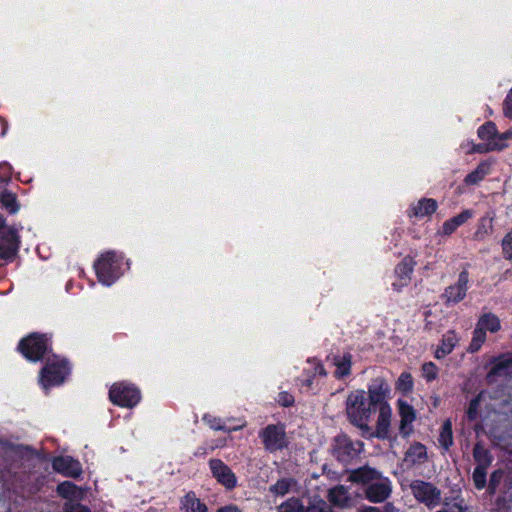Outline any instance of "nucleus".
I'll list each match as a JSON object with an SVG mask.
<instances>
[{
	"label": "nucleus",
	"instance_id": "1",
	"mask_svg": "<svg viewBox=\"0 0 512 512\" xmlns=\"http://www.w3.org/2000/svg\"><path fill=\"white\" fill-rule=\"evenodd\" d=\"M348 479L365 487L366 498L373 503L384 502L392 492L388 477L374 468L364 466L350 472Z\"/></svg>",
	"mask_w": 512,
	"mask_h": 512
},
{
	"label": "nucleus",
	"instance_id": "2",
	"mask_svg": "<svg viewBox=\"0 0 512 512\" xmlns=\"http://www.w3.org/2000/svg\"><path fill=\"white\" fill-rule=\"evenodd\" d=\"M345 411L349 422L360 430L361 435H371L369 423L376 407L368 400L364 390L358 389L348 394Z\"/></svg>",
	"mask_w": 512,
	"mask_h": 512
},
{
	"label": "nucleus",
	"instance_id": "3",
	"mask_svg": "<svg viewBox=\"0 0 512 512\" xmlns=\"http://www.w3.org/2000/svg\"><path fill=\"white\" fill-rule=\"evenodd\" d=\"M123 257L113 251L102 254L94 264L97 278L105 286H111L122 275Z\"/></svg>",
	"mask_w": 512,
	"mask_h": 512
},
{
	"label": "nucleus",
	"instance_id": "4",
	"mask_svg": "<svg viewBox=\"0 0 512 512\" xmlns=\"http://www.w3.org/2000/svg\"><path fill=\"white\" fill-rule=\"evenodd\" d=\"M70 372L68 362L58 356L48 358L46 365L40 372L39 382L44 390L62 384Z\"/></svg>",
	"mask_w": 512,
	"mask_h": 512
},
{
	"label": "nucleus",
	"instance_id": "5",
	"mask_svg": "<svg viewBox=\"0 0 512 512\" xmlns=\"http://www.w3.org/2000/svg\"><path fill=\"white\" fill-rule=\"evenodd\" d=\"M409 487L415 500L429 510H433L442 503L441 490L431 482L416 479L411 481Z\"/></svg>",
	"mask_w": 512,
	"mask_h": 512
},
{
	"label": "nucleus",
	"instance_id": "6",
	"mask_svg": "<svg viewBox=\"0 0 512 512\" xmlns=\"http://www.w3.org/2000/svg\"><path fill=\"white\" fill-rule=\"evenodd\" d=\"M18 349L28 360H41L50 349L49 338L44 334L33 333L20 341Z\"/></svg>",
	"mask_w": 512,
	"mask_h": 512
},
{
	"label": "nucleus",
	"instance_id": "7",
	"mask_svg": "<svg viewBox=\"0 0 512 512\" xmlns=\"http://www.w3.org/2000/svg\"><path fill=\"white\" fill-rule=\"evenodd\" d=\"M110 400L121 407L132 408L136 406L141 394L137 387L132 384L120 382L115 383L109 391Z\"/></svg>",
	"mask_w": 512,
	"mask_h": 512
},
{
	"label": "nucleus",
	"instance_id": "8",
	"mask_svg": "<svg viewBox=\"0 0 512 512\" xmlns=\"http://www.w3.org/2000/svg\"><path fill=\"white\" fill-rule=\"evenodd\" d=\"M19 247L17 231L5 224L0 214V259L12 260Z\"/></svg>",
	"mask_w": 512,
	"mask_h": 512
},
{
	"label": "nucleus",
	"instance_id": "9",
	"mask_svg": "<svg viewBox=\"0 0 512 512\" xmlns=\"http://www.w3.org/2000/svg\"><path fill=\"white\" fill-rule=\"evenodd\" d=\"M264 448L270 452L282 450L287 446L286 433L283 426L270 424L259 432Z\"/></svg>",
	"mask_w": 512,
	"mask_h": 512
},
{
	"label": "nucleus",
	"instance_id": "10",
	"mask_svg": "<svg viewBox=\"0 0 512 512\" xmlns=\"http://www.w3.org/2000/svg\"><path fill=\"white\" fill-rule=\"evenodd\" d=\"M362 449L363 443L361 441H352L345 435L335 438V444L333 446L334 455L342 462H347L357 456Z\"/></svg>",
	"mask_w": 512,
	"mask_h": 512
},
{
	"label": "nucleus",
	"instance_id": "11",
	"mask_svg": "<svg viewBox=\"0 0 512 512\" xmlns=\"http://www.w3.org/2000/svg\"><path fill=\"white\" fill-rule=\"evenodd\" d=\"M209 468L213 477L226 489L232 490L237 486L234 472L220 459H210Z\"/></svg>",
	"mask_w": 512,
	"mask_h": 512
},
{
	"label": "nucleus",
	"instance_id": "12",
	"mask_svg": "<svg viewBox=\"0 0 512 512\" xmlns=\"http://www.w3.org/2000/svg\"><path fill=\"white\" fill-rule=\"evenodd\" d=\"M376 410H378L376 428L374 430L371 427V435H362L364 438L370 439L376 437L385 439L388 437L391 425L392 409L389 404H382L380 407H377Z\"/></svg>",
	"mask_w": 512,
	"mask_h": 512
},
{
	"label": "nucleus",
	"instance_id": "13",
	"mask_svg": "<svg viewBox=\"0 0 512 512\" xmlns=\"http://www.w3.org/2000/svg\"><path fill=\"white\" fill-rule=\"evenodd\" d=\"M390 393V386L382 377H376L368 385V400L377 408L382 404H388L386 401Z\"/></svg>",
	"mask_w": 512,
	"mask_h": 512
},
{
	"label": "nucleus",
	"instance_id": "14",
	"mask_svg": "<svg viewBox=\"0 0 512 512\" xmlns=\"http://www.w3.org/2000/svg\"><path fill=\"white\" fill-rule=\"evenodd\" d=\"M428 459L426 446L420 442H414L406 450L402 465L405 469L409 470L419 467L424 464Z\"/></svg>",
	"mask_w": 512,
	"mask_h": 512
},
{
	"label": "nucleus",
	"instance_id": "15",
	"mask_svg": "<svg viewBox=\"0 0 512 512\" xmlns=\"http://www.w3.org/2000/svg\"><path fill=\"white\" fill-rule=\"evenodd\" d=\"M469 273L466 270L460 272L455 284L450 285L444 291L443 297L448 303H458L464 299L468 290Z\"/></svg>",
	"mask_w": 512,
	"mask_h": 512
},
{
	"label": "nucleus",
	"instance_id": "16",
	"mask_svg": "<svg viewBox=\"0 0 512 512\" xmlns=\"http://www.w3.org/2000/svg\"><path fill=\"white\" fill-rule=\"evenodd\" d=\"M512 378V356L503 355L494 361V365L487 374V381L495 383L499 379Z\"/></svg>",
	"mask_w": 512,
	"mask_h": 512
},
{
	"label": "nucleus",
	"instance_id": "17",
	"mask_svg": "<svg viewBox=\"0 0 512 512\" xmlns=\"http://www.w3.org/2000/svg\"><path fill=\"white\" fill-rule=\"evenodd\" d=\"M53 469L67 477L77 478L82 473L81 464L71 456H59L52 462Z\"/></svg>",
	"mask_w": 512,
	"mask_h": 512
},
{
	"label": "nucleus",
	"instance_id": "18",
	"mask_svg": "<svg viewBox=\"0 0 512 512\" xmlns=\"http://www.w3.org/2000/svg\"><path fill=\"white\" fill-rule=\"evenodd\" d=\"M398 408L400 415V426L399 432L402 436L407 437L413 431V422L416 419L414 408L409 405L406 401L398 400Z\"/></svg>",
	"mask_w": 512,
	"mask_h": 512
},
{
	"label": "nucleus",
	"instance_id": "19",
	"mask_svg": "<svg viewBox=\"0 0 512 512\" xmlns=\"http://www.w3.org/2000/svg\"><path fill=\"white\" fill-rule=\"evenodd\" d=\"M477 134L481 140L486 141L487 143L485 146H482V145L474 146L472 151H475V152L492 151L491 145L493 142L496 141V138L498 137L497 127H496L495 123H493L491 121L486 122L485 124H483L482 126H480L478 128Z\"/></svg>",
	"mask_w": 512,
	"mask_h": 512
},
{
	"label": "nucleus",
	"instance_id": "20",
	"mask_svg": "<svg viewBox=\"0 0 512 512\" xmlns=\"http://www.w3.org/2000/svg\"><path fill=\"white\" fill-rule=\"evenodd\" d=\"M437 209V202L431 198H423L412 205L408 211L410 217L423 218L433 214Z\"/></svg>",
	"mask_w": 512,
	"mask_h": 512
},
{
	"label": "nucleus",
	"instance_id": "21",
	"mask_svg": "<svg viewBox=\"0 0 512 512\" xmlns=\"http://www.w3.org/2000/svg\"><path fill=\"white\" fill-rule=\"evenodd\" d=\"M458 341L459 337L457 336L455 331H447L443 335L441 343L435 351V357L437 359H441L450 354L457 345Z\"/></svg>",
	"mask_w": 512,
	"mask_h": 512
},
{
	"label": "nucleus",
	"instance_id": "22",
	"mask_svg": "<svg viewBox=\"0 0 512 512\" xmlns=\"http://www.w3.org/2000/svg\"><path fill=\"white\" fill-rule=\"evenodd\" d=\"M298 483L292 477L279 479L275 484L269 487V492L274 496L283 497L289 493L297 491Z\"/></svg>",
	"mask_w": 512,
	"mask_h": 512
},
{
	"label": "nucleus",
	"instance_id": "23",
	"mask_svg": "<svg viewBox=\"0 0 512 512\" xmlns=\"http://www.w3.org/2000/svg\"><path fill=\"white\" fill-rule=\"evenodd\" d=\"M182 512H208L205 503L196 497L194 492H188L180 502Z\"/></svg>",
	"mask_w": 512,
	"mask_h": 512
},
{
	"label": "nucleus",
	"instance_id": "24",
	"mask_svg": "<svg viewBox=\"0 0 512 512\" xmlns=\"http://www.w3.org/2000/svg\"><path fill=\"white\" fill-rule=\"evenodd\" d=\"M328 497L331 503L338 507H346L351 501L349 492L343 485H338L329 490Z\"/></svg>",
	"mask_w": 512,
	"mask_h": 512
},
{
	"label": "nucleus",
	"instance_id": "25",
	"mask_svg": "<svg viewBox=\"0 0 512 512\" xmlns=\"http://www.w3.org/2000/svg\"><path fill=\"white\" fill-rule=\"evenodd\" d=\"M333 363L336 366V370L334 372L336 378H343L350 374L352 356L349 353L334 356Z\"/></svg>",
	"mask_w": 512,
	"mask_h": 512
},
{
	"label": "nucleus",
	"instance_id": "26",
	"mask_svg": "<svg viewBox=\"0 0 512 512\" xmlns=\"http://www.w3.org/2000/svg\"><path fill=\"white\" fill-rule=\"evenodd\" d=\"M491 165L490 163L483 161L481 162L475 170H473L471 173H469L465 179L464 182L467 185H476L480 181H482L489 173H490Z\"/></svg>",
	"mask_w": 512,
	"mask_h": 512
},
{
	"label": "nucleus",
	"instance_id": "27",
	"mask_svg": "<svg viewBox=\"0 0 512 512\" xmlns=\"http://www.w3.org/2000/svg\"><path fill=\"white\" fill-rule=\"evenodd\" d=\"M303 512H332L330 505L318 496L310 497L303 504Z\"/></svg>",
	"mask_w": 512,
	"mask_h": 512
},
{
	"label": "nucleus",
	"instance_id": "28",
	"mask_svg": "<svg viewBox=\"0 0 512 512\" xmlns=\"http://www.w3.org/2000/svg\"><path fill=\"white\" fill-rule=\"evenodd\" d=\"M477 324L485 331H489L491 333H495L501 328L499 318L493 313H486L482 315Z\"/></svg>",
	"mask_w": 512,
	"mask_h": 512
},
{
	"label": "nucleus",
	"instance_id": "29",
	"mask_svg": "<svg viewBox=\"0 0 512 512\" xmlns=\"http://www.w3.org/2000/svg\"><path fill=\"white\" fill-rule=\"evenodd\" d=\"M473 457L477 462V466L489 467L492 462V456L489 450L480 443L475 444L473 448Z\"/></svg>",
	"mask_w": 512,
	"mask_h": 512
},
{
	"label": "nucleus",
	"instance_id": "30",
	"mask_svg": "<svg viewBox=\"0 0 512 512\" xmlns=\"http://www.w3.org/2000/svg\"><path fill=\"white\" fill-rule=\"evenodd\" d=\"M438 441L445 450H448L453 445L452 423L450 420H446L441 426Z\"/></svg>",
	"mask_w": 512,
	"mask_h": 512
},
{
	"label": "nucleus",
	"instance_id": "31",
	"mask_svg": "<svg viewBox=\"0 0 512 512\" xmlns=\"http://www.w3.org/2000/svg\"><path fill=\"white\" fill-rule=\"evenodd\" d=\"M57 492L64 498H77L80 495V490L75 484L70 481H64L57 486Z\"/></svg>",
	"mask_w": 512,
	"mask_h": 512
},
{
	"label": "nucleus",
	"instance_id": "32",
	"mask_svg": "<svg viewBox=\"0 0 512 512\" xmlns=\"http://www.w3.org/2000/svg\"><path fill=\"white\" fill-rule=\"evenodd\" d=\"M486 341V331L482 329L478 324L473 331V337L469 346V351L474 353L477 352L482 344Z\"/></svg>",
	"mask_w": 512,
	"mask_h": 512
},
{
	"label": "nucleus",
	"instance_id": "33",
	"mask_svg": "<svg viewBox=\"0 0 512 512\" xmlns=\"http://www.w3.org/2000/svg\"><path fill=\"white\" fill-rule=\"evenodd\" d=\"M413 271V264L411 259H404L399 265H397L395 269V273L399 276V278L403 281V285L407 284V281L410 279V275Z\"/></svg>",
	"mask_w": 512,
	"mask_h": 512
},
{
	"label": "nucleus",
	"instance_id": "34",
	"mask_svg": "<svg viewBox=\"0 0 512 512\" xmlns=\"http://www.w3.org/2000/svg\"><path fill=\"white\" fill-rule=\"evenodd\" d=\"M202 420L213 430H223V431H236L243 427V425H240L238 427H234L232 429H227L225 425L223 424V421L221 418L205 414L202 418Z\"/></svg>",
	"mask_w": 512,
	"mask_h": 512
},
{
	"label": "nucleus",
	"instance_id": "35",
	"mask_svg": "<svg viewBox=\"0 0 512 512\" xmlns=\"http://www.w3.org/2000/svg\"><path fill=\"white\" fill-rule=\"evenodd\" d=\"M303 502L298 498H290L278 507V512H303Z\"/></svg>",
	"mask_w": 512,
	"mask_h": 512
},
{
	"label": "nucleus",
	"instance_id": "36",
	"mask_svg": "<svg viewBox=\"0 0 512 512\" xmlns=\"http://www.w3.org/2000/svg\"><path fill=\"white\" fill-rule=\"evenodd\" d=\"M487 468L488 467L476 466L473 471V482L475 487L479 490L483 489L486 485Z\"/></svg>",
	"mask_w": 512,
	"mask_h": 512
},
{
	"label": "nucleus",
	"instance_id": "37",
	"mask_svg": "<svg viewBox=\"0 0 512 512\" xmlns=\"http://www.w3.org/2000/svg\"><path fill=\"white\" fill-rule=\"evenodd\" d=\"M396 389L402 393L410 392L413 389V379L411 374L403 372L396 382Z\"/></svg>",
	"mask_w": 512,
	"mask_h": 512
},
{
	"label": "nucleus",
	"instance_id": "38",
	"mask_svg": "<svg viewBox=\"0 0 512 512\" xmlns=\"http://www.w3.org/2000/svg\"><path fill=\"white\" fill-rule=\"evenodd\" d=\"M512 140V128L505 131L504 133H498L496 141L492 143L491 150H503L508 146L507 141Z\"/></svg>",
	"mask_w": 512,
	"mask_h": 512
},
{
	"label": "nucleus",
	"instance_id": "39",
	"mask_svg": "<svg viewBox=\"0 0 512 512\" xmlns=\"http://www.w3.org/2000/svg\"><path fill=\"white\" fill-rule=\"evenodd\" d=\"M0 202L10 213H15L18 211V206L16 204V198L14 194L9 192H3L0 194Z\"/></svg>",
	"mask_w": 512,
	"mask_h": 512
},
{
	"label": "nucleus",
	"instance_id": "40",
	"mask_svg": "<svg viewBox=\"0 0 512 512\" xmlns=\"http://www.w3.org/2000/svg\"><path fill=\"white\" fill-rule=\"evenodd\" d=\"M504 258L512 260V227L511 230L504 236L501 242Z\"/></svg>",
	"mask_w": 512,
	"mask_h": 512
},
{
	"label": "nucleus",
	"instance_id": "41",
	"mask_svg": "<svg viewBox=\"0 0 512 512\" xmlns=\"http://www.w3.org/2000/svg\"><path fill=\"white\" fill-rule=\"evenodd\" d=\"M422 375L427 381H433L438 375V368L433 362H427L422 366Z\"/></svg>",
	"mask_w": 512,
	"mask_h": 512
},
{
	"label": "nucleus",
	"instance_id": "42",
	"mask_svg": "<svg viewBox=\"0 0 512 512\" xmlns=\"http://www.w3.org/2000/svg\"><path fill=\"white\" fill-rule=\"evenodd\" d=\"M480 400H481V394H479L477 397L473 398L470 401L469 407L467 410V417L469 420H474L477 418Z\"/></svg>",
	"mask_w": 512,
	"mask_h": 512
},
{
	"label": "nucleus",
	"instance_id": "43",
	"mask_svg": "<svg viewBox=\"0 0 512 512\" xmlns=\"http://www.w3.org/2000/svg\"><path fill=\"white\" fill-rule=\"evenodd\" d=\"M12 168L8 163H0V187L11 179Z\"/></svg>",
	"mask_w": 512,
	"mask_h": 512
},
{
	"label": "nucleus",
	"instance_id": "44",
	"mask_svg": "<svg viewBox=\"0 0 512 512\" xmlns=\"http://www.w3.org/2000/svg\"><path fill=\"white\" fill-rule=\"evenodd\" d=\"M503 110L505 116L512 119V88L510 89L509 93L507 94L504 100Z\"/></svg>",
	"mask_w": 512,
	"mask_h": 512
},
{
	"label": "nucleus",
	"instance_id": "45",
	"mask_svg": "<svg viewBox=\"0 0 512 512\" xmlns=\"http://www.w3.org/2000/svg\"><path fill=\"white\" fill-rule=\"evenodd\" d=\"M473 216V213L471 210H464L460 214L454 216L452 219L456 223V225L459 227L462 224H464L467 220H469Z\"/></svg>",
	"mask_w": 512,
	"mask_h": 512
},
{
	"label": "nucleus",
	"instance_id": "46",
	"mask_svg": "<svg viewBox=\"0 0 512 512\" xmlns=\"http://www.w3.org/2000/svg\"><path fill=\"white\" fill-rule=\"evenodd\" d=\"M458 228V226L456 225V223L454 222V220L451 218L447 221H445L443 223V226H442V233L444 235H450L452 234L456 229Z\"/></svg>",
	"mask_w": 512,
	"mask_h": 512
},
{
	"label": "nucleus",
	"instance_id": "47",
	"mask_svg": "<svg viewBox=\"0 0 512 512\" xmlns=\"http://www.w3.org/2000/svg\"><path fill=\"white\" fill-rule=\"evenodd\" d=\"M65 512H90V510L81 504H70L66 506Z\"/></svg>",
	"mask_w": 512,
	"mask_h": 512
},
{
	"label": "nucleus",
	"instance_id": "48",
	"mask_svg": "<svg viewBox=\"0 0 512 512\" xmlns=\"http://www.w3.org/2000/svg\"><path fill=\"white\" fill-rule=\"evenodd\" d=\"M293 401V397L288 393H281L279 396V402L285 407L292 405Z\"/></svg>",
	"mask_w": 512,
	"mask_h": 512
},
{
	"label": "nucleus",
	"instance_id": "49",
	"mask_svg": "<svg viewBox=\"0 0 512 512\" xmlns=\"http://www.w3.org/2000/svg\"><path fill=\"white\" fill-rule=\"evenodd\" d=\"M217 512H244L243 509L238 507L235 504H228L223 507H220Z\"/></svg>",
	"mask_w": 512,
	"mask_h": 512
},
{
	"label": "nucleus",
	"instance_id": "50",
	"mask_svg": "<svg viewBox=\"0 0 512 512\" xmlns=\"http://www.w3.org/2000/svg\"><path fill=\"white\" fill-rule=\"evenodd\" d=\"M488 233V231L486 229H484V226L481 225L478 230L476 231L475 233V237L477 239H483L484 238V235H486Z\"/></svg>",
	"mask_w": 512,
	"mask_h": 512
},
{
	"label": "nucleus",
	"instance_id": "51",
	"mask_svg": "<svg viewBox=\"0 0 512 512\" xmlns=\"http://www.w3.org/2000/svg\"><path fill=\"white\" fill-rule=\"evenodd\" d=\"M314 374H315V375H320V376H325V375H326V371H325V369H324L323 365H321V364H319V363H318V364L315 366V368H314Z\"/></svg>",
	"mask_w": 512,
	"mask_h": 512
},
{
	"label": "nucleus",
	"instance_id": "52",
	"mask_svg": "<svg viewBox=\"0 0 512 512\" xmlns=\"http://www.w3.org/2000/svg\"><path fill=\"white\" fill-rule=\"evenodd\" d=\"M194 454L195 456H205L207 454V449L205 447H199Z\"/></svg>",
	"mask_w": 512,
	"mask_h": 512
},
{
	"label": "nucleus",
	"instance_id": "53",
	"mask_svg": "<svg viewBox=\"0 0 512 512\" xmlns=\"http://www.w3.org/2000/svg\"><path fill=\"white\" fill-rule=\"evenodd\" d=\"M360 512H381V510L377 507H366Z\"/></svg>",
	"mask_w": 512,
	"mask_h": 512
},
{
	"label": "nucleus",
	"instance_id": "54",
	"mask_svg": "<svg viewBox=\"0 0 512 512\" xmlns=\"http://www.w3.org/2000/svg\"><path fill=\"white\" fill-rule=\"evenodd\" d=\"M496 481H497V478H496V472H494V473L492 474V476H491L490 484H491V485H495Z\"/></svg>",
	"mask_w": 512,
	"mask_h": 512
}]
</instances>
